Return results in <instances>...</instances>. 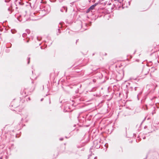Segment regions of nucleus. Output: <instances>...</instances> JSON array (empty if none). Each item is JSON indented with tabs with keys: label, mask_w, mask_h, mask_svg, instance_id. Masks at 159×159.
Listing matches in <instances>:
<instances>
[{
	"label": "nucleus",
	"mask_w": 159,
	"mask_h": 159,
	"mask_svg": "<svg viewBox=\"0 0 159 159\" xmlns=\"http://www.w3.org/2000/svg\"><path fill=\"white\" fill-rule=\"evenodd\" d=\"M26 35L27 34L26 33H24L22 35L23 37H26Z\"/></svg>",
	"instance_id": "nucleus-4"
},
{
	"label": "nucleus",
	"mask_w": 159,
	"mask_h": 159,
	"mask_svg": "<svg viewBox=\"0 0 159 159\" xmlns=\"http://www.w3.org/2000/svg\"><path fill=\"white\" fill-rule=\"evenodd\" d=\"M44 10L47 13H49L51 11V8L49 5H46L44 7Z\"/></svg>",
	"instance_id": "nucleus-1"
},
{
	"label": "nucleus",
	"mask_w": 159,
	"mask_h": 159,
	"mask_svg": "<svg viewBox=\"0 0 159 159\" xmlns=\"http://www.w3.org/2000/svg\"><path fill=\"white\" fill-rule=\"evenodd\" d=\"M29 42V40H27V42Z\"/></svg>",
	"instance_id": "nucleus-14"
},
{
	"label": "nucleus",
	"mask_w": 159,
	"mask_h": 159,
	"mask_svg": "<svg viewBox=\"0 0 159 159\" xmlns=\"http://www.w3.org/2000/svg\"><path fill=\"white\" fill-rule=\"evenodd\" d=\"M60 25H61V26H62V25H61V23H60Z\"/></svg>",
	"instance_id": "nucleus-11"
},
{
	"label": "nucleus",
	"mask_w": 159,
	"mask_h": 159,
	"mask_svg": "<svg viewBox=\"0 0 159 159\" xmlns=\"http://www.w3.org/2000/svg\"><path fill=\"white\" fill-rule=\"evenodd\" d=\"M94 159H97V157H95L94 158Z\"/></svg>",
	"instance_id": "nucleus-10"
},
{
	"label": "nucleus",
	"mask_w": 159,
	"mask_h": 159,
	"mask_svg": "<svg viewBox=\"0 0 159 159\" xmlns=\"http://www.w3.org/2000/svg\"><path fill=\"white\" fill-rule=\"evenodd\" d=\"M67 11V8L66 7H63L61 9V11L62 12H64V11H65V12H66Z\"/></svg>",
	"instance_id": "nucleus-2"
},
{
	"label": "nucleus",
	"mask_w": 159,
	"mask_h": 159,
	"mask_svg": "<svg viewBox=\"0 0 159 159\" xmlns=\"http://www.w3.org/2000/svg\"><path fill=\"white\" fill-rule=\"evenodd\" d=\"M28 64H29L30 62V58H28Z\"/></svg>",
	"instance_id": "nucleus-7"
},
{
	"label": "nucleus",
	"mask_w": 159,
	"mask_h": 159,
	"mask_svg": "<svg viewBox=\"0 0 159 159\" xmlns=\"http://www.w3.org/2000/svg\"><path fill=\"white\" fill-rule=\"evenodd\" d=\"M58 32H59V33H60V29H58Z\"/></svg>",
	"instance_id": "nucleus-8"
},
{
	"label": "nucleus",
	"mask_w": 159,
	"mask_h": 159,
	"mask_svg": "<svg viewBox=\"0 0 159 159\" xmlns=\"http://www.w3.org/2000/svg\"><path fill=\"white\" fill-rule=\"evenodd\" d=\"M28 99H29V100H30V98H28Z\"/></svg>",
	"instance_id": "nucleus-13"
},
{
	"label": "nucleus",
	"mask_w": 159,
	"mask_h": 159,
	"mask_svg": "<svg viewBox=\"0 0 159 159\" xmlns=\"http://www.w3.org/2000/svg\"><path fill=\"white\" fill-rule=\"evenodd\" d=\"M26 31L27 33L29 34L30 33V31L29 30H26Z\"/></svg>",
	"instance_id": "nucleus-5"
},
{
	"label": "nucleus",
	"mask_w": 159,
	"mask_h": 159,
	"mask_svg": "<svg viewBox=\"0 0 159 159\" xmlns=\"http://www.w3.org/2000/svg\"><path fill=\"white\" fill-rule=\"evenodd\" d=\"M43 100V98H42L41 99V101H42Z\"/></svg>",
	"instance_id": "nucleus-12"
},
{
	"label": "nucleus",
	"mask_w": 159,
	"mask_h": 159,
	"mask_svg": "<svg viewBox=\"0 0 159 159\" xmlns=\"http://www.w3.org/2000/svg\"><path fill=\"white\" fill-rule=\"evenodd\" d=\"M63 139L62 138H61V139H60V140H63Z\"/></svg>",
	"instance_id": "nucleus-9"
},
{
	"label": "nucleus",
	"mask_w": 159,
	"mask_h": 159,
	"mask_svg": "<svg viewBox=\"0 0 159 159\" xmlns=\"http://www.w3.org/2000/svg\"><path fill=\"white\" fill-rule=\"evenodd\" d=\"M97 5V3H95L94 4L92 5L89 8V9L91 10H93L95 7Z\"/></svg>",
	"instance_id": "nucleus-3"
},
{
	"label": "nucleus",
	"mask_w": 159,
	"mask_h": 159,
	"mask_svg": "<svg viewBox=\"0 0 159 159\" xmlns=\"http://www.w3.org/2000/svg\"><path fill=\"white\" fill-rule=\"evenodd\" d=\"M90 10H90V9H89V8L87 10V11H86V12H87V13H89V12L90 11Z\"/></svg>",
	"instance_id": "nucleus-6"
}]
</instances>
